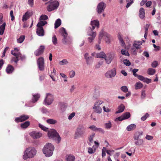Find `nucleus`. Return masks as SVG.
I'll return each instance as SVG.
<instances>
[{
	"instance_id": "f257e3e1",
	"label": "nucleus",
	"mask_w": 161,
	"mask_h": 161,
	"mask_svg": "<svg viewBox=\"0 0 161 161\" xmlns=\"http://www.w3.org/2000/svg\"><path fill=\"white\" fill-rule=\"evenodd\" d=\"M99 24V21L97 20H94L91 22V25L92 27L90 28L87 32V35L90 36L88 38V40L89 43H91L95 39L96 36V32H94L93 30L95 27H97V28H98Z\"/></svg>"
},
{
	"instance_id": "f03ea898",
	"label": "nucleus",
	"mask_w": 161,
	"mask_h": 161,
	"mask_svg": "<svg viewBox=\"0 0 161 161\" xmlns=\"http://www.w3.org/2000/svg\"><path fill=\"white\" fill-rule=\"evenodd\" d=\"M86 128L83 124L78 125L76 128L74 135V138L77 139L83 137L86 133Z\"/></svg>"
},
{
	"instance_id": "7ed1b4c3",
	"label": "nucleus",
	"mask_w": 161,
	"mask_h": 161,
	"mask_svg": "<svg viewBox=\"0 0 161 161\" xmlns=\"http://www.w3.org/2000/svg\"><path fill=\"white\" fill-rule=\"evenodd\" d=\"M54 149V147L53 145L47 143L44 146L43 152L46 157H49L52 155Z\"/></svg>"
},
{
	"instance_id": "20e7f679",
	"label": "nucleus",
	"mask_w": 161,
	"mask_h": 161,
	"mask_svg": "<svg viewBox=\"0 0 161 161\" xmlns=\"http://www.w3.org/2000/svg\"><path fill=\"white\" fill-rule=\"evenodd\" d=\"M48 137L50 139L55 140L56 142L58 143L61 140V137L56 130L51 129L48 130L47 133Z\"/></svg>"
},
{
	"instance_id": "39448f33",
	"label": "nucleus",
	"mask_w": 161,
	"mask_h": 161,
	"mask_svg": "<svg viewBox=\"0 0 161 161\" xmlns=\"http://www.w3.org/2000/svg\"><path fill=\"white\" fill-rule=\"evenodd\" d=\"M36 150L34 148L31 147H29L26 149L24 152L23 156V158L25 160L27 159L28 158H32L36 155Z\"/></svg>"
},
{
	"instance_id": "423d86ee",
	"label": "nucleus",
	"mask_w": 161,
	"mask_h": 161,
	"mask_svg": "<svg viewBox=\"0 0 161 161\" xmlns=\"http://www.w3.org/2000/svg\"><path fill=\"white\" fill-rule=\"evenodd\" d=\"M59 32L63 36L62 41L63 43L64 44H67L70 43L71 39L70 37L68 36V34L65 29L63 27L61 28L59 30Z\"/></svg>"
},
{
	"instance_id": "0eeeda50",
	"label": "nucleus",
	"mask_w": 161,
	"mask_h": 161,
	"mask_svg": "<svg viewBox=\"0 0 161 161\" xmlns=\"http://www.w3.org/2000/svg\"><path fill=\"white\" fill-rule=\"evenodd\" d=\"M49 3V4L47 7V10L50 12L56 9L59 5V2L55 0H51L49 2L45 3L47 4Z\"/></svg>"
},
{
	"instance_id": "6e6552de",
	"label": "nucleus",
	"mask_w": 161,
	"mask_h": 161,
	"mask_svg": "<svg viewBox=\"0 0 161 161\" xmlns=\"http://www.w3.org/2000/svg\"><path fill=\"white\" fill-rule=\"evenodd\" d=\"M54 99V96L52 94L47 93L46 94L43 104L46 105H50L53 103Z\"/></svg>"
},
{
	"instance_id": "1a4fd4ad",
	"label": "nucleus",
	"mask_w": 161,
	"mask_h": 161,
	"mask_svg": "<svg viewBox=\"0 0 161 161\" xmlns=\"http://www.w3.org/2000/svg\"><path fill=\"white\" fill-rule=\"evenodd\" d=\"M116 75V70L115 68L108 71L105 74V76L108 78L114 77Z\"/></svg>"
},
{
	"instance_id": "9d476101",
	"label": "nucleus",
	"mask_w": 161,
	"mask_h": 161,
	"mask_svg": "<svg viewBox=\"0 0 161 161\" xmlns=\"http://www.w3.org/2000/svg\"><path fill=\"white\" fill-rule=\"evenodd\" d=\"M130 116V114L129 112H126L117 118L115 120V121H121L123 120L127 119L129 118Z\"/></svg>"
},
{
	"instance_id": "9b49d317",
	"label": "nucleus",
	"mask_w": 161,
	"mask_h": 161,
	"mask_svg": "<svg viewBox=\"0 0 161 161\" xmlns=\"http://www.w3.org/2000/svg\"><path fill=\"white\" fill-rule=\"evenodd\" d=\"M106 6V5L104 3L101 2L99 3L97 7V12L98 14H101L104 11Z\"/></svg>"
},
{
	"instance_id": "f8f14e48",
	"label": "nucleus",
	"mask_w": 161,
	"mask_h": 161,
	"mask_svg": "<svg viewBox=\"0 0 161 161\" xmlns=\"http://www.w3.org/2000/svg\"><path fill=\"white\" fill-rule=\"evenodd\" d=\"M3 15L2 14H0V25L3 22ZM6 26L5 22L3 23L2 25L0 26V35H2L3 34Z\"/></svg>"
},
{
	"instance_id": "ddd939ff",
	"label": "nucleus",
	"mask_w": 161,
	"mask_h": 161,
	"mask_svg": "<svg viewBox=\"0 0 161 161\" xmlns=\"http://www.w3.org/2000/svg\"><path fill=\"white\" fill-rule=\"evenodd\" d=\"M37 64L39 70L42 71L44 69V59L43 57L39 58L37 60Z\"/></svg>"
},
{
	"instance_id": "4468645a",
	"label": "nucleus",
	"mask_w": 161,
	"mask_h": 161,
	"mask_svg": "<svg viewBox=\"0 0 161 161\" xmlns=\"http://www.w3.org/2000/svg\"><path fill=\"white\" fill-rule=\"evenodd\" d=\"M33 139H38L42 136V134L39 132L37 131H32L29 133Z\"/></svg>"
},
{
	"instance_id": "2eb2a0df",
	"label": "nucleus",
	"mask_w": 161,
	"mask_h": 161,
	"mask_svg": "<svg viewBox=\"0 0 161 161\" xmlns=\"http://www.w3.org/2000/svg\"><path fill=\"white\" fill-rule=\"evenodd\" d=\"M29 116L26 115H22L19 117H17L15 118V121L17 123L22 122L26 120L29 118Z\"/></svg>"
},
{
	"instance_id": "dca6fc26",
	"label": "nucleus",
	"mask_w": 161,
	"mask_h": 161,
	"mask_svg": "<svg viewBox=\"0 0 161 161\" xmlns=\"http://www.w3.org/2000/svg\"><path fill=\"white\" fill-rule=\"evenodd\" d=\"M114 58V55L112 53H109L106 55V57L105 58L106 62L107 64H109L111 62L112 60Z\"/></svg>"
},
{
	"instance_id": "f3484780",
	"label": "nucleus",
	"mask_w": 161,
	"mask_h": 161,
	"mask_svg": "<svg viewBox=\"0 0 161 161\" xmlns=\"http://www.w3.org/2000/svg\"><path fill=\"white\" fill-rule=\"evenodd\" d=\"M45 48V47L44 46H41L35 52V55L36 56H39L42 54L43 53Z\"/></svg>"
},
{
	"instance_id": "a211bd4d",
	"label": "nucleus",
	"mask_w": 161,
	"mask_h": 161,
	"mask_svg": "<svg viewBox=\"0 0 161 161\" xmlns=\"http://www.w3.org/2000/svg\"><path fill=\"white\" fill-rule=\"evenodd\" d=\"M138 79L143 81L144 82H146L147 83H149L151 82V80L150 79H148L147 78H145L143 76L141 75H139L138 76Z\"/></svg>"
},
{
	"instance_id": "6ab92c4d",
	"label": "nucleus",
	"mask_w": 161,
	"mask_h": 161,
	"mask_svg": "<svg viewBox=\"0 0 161 161\" xmlns=\"http://www.w3.org/2000/svg\"><path fill=\"white\" fill-rule=\"evenodd\" d=\"M36 32L37 35L39 36H42L44 35L43 28L37 27Z\"/></svg>"
},
{
	"instance_id": "aec40b11",
	"label": "nucleus",
	"mask_w": 161,
	"mask_h": 161,
	"mask_svg": "<svg viewBox=\"0 0 161 161\" xmlns=\"http://www.w3.org/2000/svg\"><path fill=\"white\" fill-rule=\"evenodd\" d=\"M125 109V107L123 104H121L118 107V110L115 112L116 114L122 112Z\"/></svg>"
},
{
	"instance_id": "412c9836",
	"label": "nucleus",
	"mask_w": 161,
	"mask_h": 161,
	"mask_svg": "<svg viewBox=\"0 0 161 161\" xmlns=\"http://www.w3.org/2000/svg\"><path fill=\"white\" fill-rule=\"evenodd\" d=\"M145 16V10L143 8H141L139 10V16L141 19L144 18Z\"/></svg>"
},
{
	"instance_id": "4be33fe9",
	"label": "nucleus",
	"mask_w": 161,
	"mask_h": 161,
	"mask_svg": "<svg viewBox=\"0 0 161 161\" xmlns=\"http://www.w3.org/2000/svg\"><path fill=\"white\" fill-rule=\"evenodd\" d=\"M30 17V13L28 12H26L23 16L22 20L24 22L26 21Z\"/></svg>"
},
{
	"instance_id": "5701e85b",
	"label": "nucleus",
	"mask_w": 161,
	"mask_h": 161,
	"mask_svg": "<svg viewBox=\"0 0 161 161\" xmlns=\"http://www.w3.org/2000/svg\"><path fill=\"white\" fill-rule=\"evenodd\" d=\"M105 33H107L106 32H104L103 31H101L99 35V40L98 41V43L100 44L101 43V39L103 37H104V35Z\"/></svg>"
},
{
	"instance_id": "b1692460",
	"label": "nucleus",
	"mask_w": 161,
	"mask_h": 161,
	"mask_svg": "<svg viewBox=\"0 0 161 161\" xmlns=\"http://www.w3.org/2000/svg\"><path fill=\"white\" fill-rule=\"evenodd\" d=\"M47 24V22L45 20H41L37 25V27L43 28L42 26Z\"/></svg>"
},
{
	"instance_id": "393cba45",
	"label": "nucleus",
	"mask_w": 161,
	"mask_h": 161,
	"mask_svg": "<svg viewBox=\"0 0 161 161\" xmlns=\"http://www.w3.org/2000/svg\"><path fill=\"white\" fill-rule=\"evenodd\" d=\"M105 40V42L108 44L110 43V39L111 38V36L108 33H105L104 35Z\"/></svg>"
},
{
	"instance_id": "a878e982",
	"label": "nucleus",
	"mask_w": 161,
	"mask_h": 161,
	"mask_svg": "<svg viewBox=\"0 0 161 161\" xmlns=\"http://www.w3.org/2000/svg\"><path fill=\"white\" fill-rule=\"evenodd\" d=\"M136 127V125L134 124H132L128 125L126 128V130L128 131H130L135 129Z\"/></svg>"
},
{
	"instance_id": "bb28decb",
	"label": "nucleus",
	"mask_w": 161,
	"mask_h": 161,
	"mask_svg": "<svg viewBox=\"0 0 161 161\" xmlns=\"http://www.w3.org/2000/svg\"><path fill=\"white\" fill-rule=\"evenodd\" d=\"M143 132H137L136 133L134 136V138L135 140H138L140 136L142 135Z\"/></svg>"
},
{
	"instance_id": "cd10ccee",
	"label": "nucleus",
	"mask_w": 161,
	"mask_h": 161,
	"mask_svg": "<svg viewBox=\"0 0 161 161\" xmlns=\"http://www.w3.org/2000/svg\"><path fill=\"white\" fill-rule=\"evenodd\" d=\"M93 108L95 110V112L97 113H101L102 111V108L99 106L94 105Z\"/></svg>"
},
{
	"instance_id": "c85d7f7f",
	"label": "nucleus",
	"mask_w": 161,
	"mask_h": 161,
	"mask_svg": "<svg viewBox=\"0 0 161 161\" xmlns=\"http://www.w3.org/2000/svg\"><path fill=\"white\" fill-rule=\"evenodd\" d=\"M96 57L97 58H102L105 59L106 57V55L104 52H102L99 53H97V54Z\"/></svg>"
},
{
	"instance_id": "c756f323",
	"label": "nucleus",
	"mask_w": 161,
	"mask_h": 161,
	"mask_svg": "<svg viewBox=\"0 0 161 161\" xmlns=\"http://www.w3.org/2000/svg\"><path fill=\"white\" fill-rule=\"evenodd\" d=\"M61 24V21L60 19H57L54 24V28L56 29Z\"/></svg>"
},
{
	"instance_id": "7c9ffc66",
	"label": "nucleus",
	"mask_w": 161,
	"mask_h": 161,
	"mask_svg": "<svg viewBox=\"0 0 161 161\" xmlns=\"http://www.w3.org/2000/svg\"><path fill=\"white\" fill-rule=\"evenodd\" d=\"M135 89L138 90L142 88L143 86V85L140 82H136L135 85Z\"/></svg>"
},
{
	"instance_id": "2f4dec72",
	"label": "nucleus",
	"mask_w": 161,
	"mask_h": 161,
	"mask_svg": "<svg viewBox=\"0 0 161 161\" xmlns=\"http://www.w3.org/2000/svg\"><path fill=\"white\" fill-rule=\"evenodd\" d=\"M40 97V95L39 94H36L33 95V97L32 99V101L33 103L36 102Z\"/></svg>"
},
{
	"instance_id": "473e14b6",
	"label": "nucleus",
	"mask_w": 161,
	"mask_h": 161,
	"mask_svg": "<svg viewBox=\"0 0 161 161\" xmlns=\"http://www.w3.org/2000/svg\"><path fill=\"white\" fill-rule=\"evenodd\" d=\"M75 159V157L74 155L69 154L66 157V160L67 161H74Z\"/></svg>"
},
{
	"instance_id": "72a5a7b5",
	"label": "nucleus",
	"mask_w": 161,
	"mask_h": 161,
	"mask_svg": "<svg viewBox=\"0 0 161 161\" xmlns=\"http://www.w3.org/2000/svg\"><path fill=\"white\" fill-rule=\"evenodd\" d=\"M30 125V123L29 121H26L25 122L22 123L20 126L22 128L25 129L27 128Z\"/></svg>"
},
{
	"instance_id": "f704fd0d",
	"label": "nucleus",
	"mask_w": 161,
	"mask_h": 161,
	"mask_svg": "<svg viewBox=\"0 0 161 161\" xmlns=\"http://www.w3.org/2000/svg\"><path fill=\"white\" fill-rule=\"evenodd\" d=\"M14 70V68L11 65H9L6 68V72L7 73H12Z\"/></svg>"
},
{
	"instance_id": "c9c22d12",
	"label": "nucleus",
	"mask_w": 161,
	"mask_h": 161,
	"mask_svg": "<svg viewBox=\"0 0 161 161\" xmlns=\"http://www.w3.org/2000/svg\"><path fill=\"white\" fill-rule=\"evenodd\" d=\"M155 70L152 68H149L147 70V73L151 75H153L155 73Z\"/></svg>"
},
{
	"instance_id": "e433bc0d",
	"label": "nucleus",
	"mask_w": 161,
	"mask_h": 161,
	"mask_svg": "<svg viewBox=\"0 0 161 161\" xmlns=\"http://www.w3.org/2000/svg\"><path fill=\"white\" fill-rule=\"evenodd\" d=\"M46 121L48 123L52 125L55 124L57 122L56 120L53 119H47Z\"/></svg>"
},
{
	"instance_id": "4c0bfd02",
	"label": "nucleus",
	"mask_w": 161,
	"mask_h": 161,
	"mask_svg": "<svg viewBox=\"0 0 161 161\" xmlns=\"http://www.w3.org/2000/svg\"><path fill=\"white\" fill-rule=\"evenodd\" d=\"M93 59V58L92 57L90 56L89 58L86 59L87 64L88 65L91 64L92 62Z\"/></svg>"
},
{
	"instance_id": "58836bf2",
	"label": "nucleus",
	"mask_w": 161,
	"mask_h": 161,
	"mask_svg": "<svg viewBox=\"0 0 161 161\" xmlns=\"http://www.w3.org/2000/svg\"><path fill=\"white\" fill-rule=\"evenodd\" d=\"M95 134L92 133L88 137V140L90 143H92L93 141V138L95 137Z\"/></svg>"
},
{
	"instance_id": "ea45409f",
	"label": "nucleus",
	"mask_w": 161,
	"mask_h": 161,
	"mask_svg": "<svg viewBox=\"0 0 161 161\" xmlns=\"http://www.w3.org/2000/svg\"><path fill=\"white\" fill-rule=\"evenodd\" d=\"M52 41L54 45H56L58 43V40L55 35H54L52 38Z\"/></svg>"
},
{
	"instance_id": "a19ab883",
	"label": "nucleus",
	"mask_w": 161,
	"mask_h": 161,
	"mask_svg": "<svg viewBox=\"0 0 161 161\" xmlns=\"http://www.w3.org/2000/svg\"><path fill=\"white\" fill-rule=\"evenodd\" d=\"M137 140L138 141L135 142V144L136 145L140 146L142 145L143 144V139H140Z\"/></svg>"
},
{
	"instance_id": "79ce46f5",
	"label": "nucleus",
	"mask_w": 161,
	"mask_h": 161,
	"mask_svg": "<svg viewBox=\"0 0 161 161\" xmlns=\"http://www.w3.org/2000/svg\"><path fill=\"white\" fill-rule=\"evenodd\" d=\"M93 146L92 147V148L90 147L88 148V153L89 154H93L95 152L96 149H93Z\"/></svg>"
},
{
	"instance_id": "37998d69",
	"label": "nucleus",
	"mask_w": 161,
	"mask_h": 161,
	"mask_svg": "<svg viewBox=\"0 0 161 161\" xmlns=\"http://www.w3.org/2000/svg\"><path fill=\"white\" fill-rule=\"evenodd\" d=\"M11 53L12 55L16 57H17H17L21 56V54L20 53L18 52L17 53L15 52L14 51H12L11 52Z\"/></svg>"
},
{
	"instance_id": "c03bdc74",
	"label": "nucleus",
	"mask_w": 161,
	"mask_h": 161,
	"mask_svg": "<svg viewBox=\"0 0 161 161\" xmlns=\"http://www.w3.org/2000/svg\"><path fill=\"white\" fill-rule=\"evenodd\" d=\"M25 38V36H21L17 39V42L18 43H21L23 42Z\"/></svg>"
},
{
	"instance_id": "a18cd8bd",
	"label": "nucleus",
	"mask_w": 161,
	"mask_h": 161,
	"mask_svg": "<svg viewBox=\"0 0 161 161\" xmlns=\"http://www.w3.org/2000/svg\"><path fill=\"white\" fill-rule=\"evenodd\" d=\"M68 63V62L66 59H64L59 62V64L62 65L67 64Z\"/></svg>"
},
{
	"instance_id": "49530a36",
	"label": "nucleus",
	"mask_w": 161,
	"mask_h": 161,
	"mask_svg": "<svg viewBox=\"0 0 161 161\" xmlns=\"http://www.w3.org/2000/svg\"><path fill=\"white\" fill-rule=\"evenodd\" d=\"M120 89L123 92L126 93L128 91L127 87L126 86H123L120 87Z\"/></svg>"
},
{
	"instance_id": "de8ad7c7",
	"label": "nucleus",
	"mask_w": 161,
	"mask_h": 161,
	"mask_svg": "<svg viewBox=\"0 0 161 161\" xmlns=\"http://www.w3.org/2000/svg\"><path fill=\"white\" fill-rule=\"evenodd\" d=\"M105 128L107 129L110 128L112 126L111 122L109 121L108 123H106L105 124Z\"/></svg>"
},
{
	"instance_id": "09e8293b",
	"label": "nucleus",
	"mask_w": 161,
	"mask_h": 161,
	"mask_svg": "<svg viewBox=\"0 0 161 161\" xmlns=\"http://www.w3.org/2000/svg\"><path fill=\"white\" fill-rule=\"evenodd\" d=\"M39 127L42 130L46 131L48 130V128H47L46 127L44 126L43 125H42L41 124H39Z\"/></svg>"
},
{
	"instance_id": "8fccbe9b",
	"label": "nucleus",
	"mask_w": 161,
	"mask_h": 161,
	"mask_svg": "<svg viewBox=\"0 0 161 161\" xmlns=\"http://www.w3.org/2000/svg\"><path fill=\"white\" fill-rule=\"evenodd\" d=\"M121 53L122 55H124L126 56H129V54L128 52L124 49L121 50Z\"/></svg>"
},
{
	"instance_id": "3c124183",
	"label": "nucleus",
	"mask_w": 161,
	"mask_h": 161,
	"mask_svg": "<svg viewBox=\"0 0 161 161\" xmlns=\"http://www.w3.org/2000/svg\"><path fill=\"white\" fill-rule=\"evenodd\" d=\"M123 62L124 64L127 66H129L130 65V62L127 59L124 60Z\"/></svg>"
},
{
	"instance_id": "603ef678",
	"label": "nucleus",
	"mask_w": 161,
	"mask_h": 161,
	"mask_svg": "<svg viewBox=\"0 0 161 161\" xmlns=\"http://www.w3.org/2000/svg\"><path fill=\"white\" fill-rule=\"evenodd\" d=\"M48 19V17L46 15H42L40 18V20H46Z\"/></svg>"
},
{
	"instance_id": "864d4df0",
	"label": "nucleus",
	"mask_w": 161,
	"mask_h": 161,
	"mask_svg": "<svg viewBox=\"0 0 161 161\" xmlns=\"http://www.w3.org/2000/svg\"><path fill=\"white\" fill-rule=\"evenodd\" d=\"M158 65V62L157 61H154L152 63L151 66L153 68H156Z\"/></svg>"
},
{
	"instance_id": "5fc2aeb1",
	"label": "nucleus",
	"mask_w": 161,
	"mask_h": 161,
	"mask_svg": "<svg viewBox=\"0 0 161 161\" xmlns=\"http://www.w3.org/2000/svg\"><path fill=\"white\" fill-rule=\"evenodd\" d=\"M75 75V72L73 70H71L69 73V77L71 78L74 77Z\"/></svg>"
},
{
	"instance_id": "6e6d98bb",
	"label": "nucleus",
	"mask_w": 161,
	"mask_h": 161,
	"mask_svg": "<svg viewBox=\"0 0 161 161\" xmlns=\"http://www.w3.org/2000/svg\"><path fill=\"white\" fill-rule=\"evenodd\" d=\"M28 4L31 7H32L34 5V0H28Z\"/></svg>"
},
{
	"instance_id": "4d7b16f0",
	"label": "nucleus",
	"mask_w": 161,
	"mask_h": 161,
	"mask_svg": "<svg viewBox=\"0 0 161 161\" xmlns=\"http://www.w3.org/2000/svg\"><path fill=\"white\" fill-rule=\"evenodd\" d=\"M149 114L148 113H146L144 116H142L141 118V119L142 120V121H144L146 119L149 117Z\"/></svg>"
},
{
	"instance_id": "13d9d810",
	"label": "nucleus",
	"mask_w": 161,
	"mask_h": 161,
	"mask_svg": "<svg viewBox=\"0 0 161 161\" xmlns=\"http://www.w3.org/2000/svg\"><path fill=\"white\" fill-rule=\"evenodd\" d=\"M103 103V101L101 100H98L96 101L94 105L97 106H99L100 105L102 104Z\"/></svg>"
},
{
	"instance_id": "bf43d9fd",
	"label": "nucleus",
	"mask_w": 161,
	"mask_h": 161,
	"mask_svg": "<svg viewBox=\"0 0 161 161\" xmlns=\"http://www.w3.org/2000/svg\"><path fill=\"white\" fill-rule=\"evenodd\" d=\"M89 128L94 131H96L97 128L95 126L92 125L89 126Z\"/></svg>"
},
{
	"instance_id": "052dcab7",
	"label": "nucleus",
	"mask_w": 161,
	"mask_h": 161,
	"mask_svg": "<svg viewBox=\"0 0 161 161\" xmlns=\"http://www.w3.org/2000/svg\"><path fill=\"white\" fill-rule=\"evenodd\" d=\"M75 113L74 112H73L71 114L68 116V119L69 120H71L72 119V118L75 116Z\"/></svg>"
},
{
	"instance_id": "680f3d73",
	"label": "nucleus",
	"mask_w": 161,
	"mask_h": 161,
	"mask_svg": "<svg viewBox=\"0 0 161 161\" xmlns=\"http://www.w3.org/2000/svg\"><path fill=\"white\" fill-rule=\"evenodd\" d=\"M41 111L43 113L47 114V113H48V112L46 108H41Z\"/></svg>"
},
{
	"instance_id": "e2e57ef3",
	"label": "nucleus",
	"mask_w": 161,
	"mask_h": 161,
	"mask_svg": "<svg viewBox=\"0 0 161 161\" xmlns=\"http://www.w3.org/2000/svg\"><path fill=\"white\" fill-rule=\"evenodd\" d=\"M10 14L11 17V20L13 21L14 19V17L13 15V11L11 10L10 12Z\"/></svg>"
},
{
	"instance_id": "0e129e2a",
	"label": "nucleus",
	"mask_w": 161,
	"mask_h": 161,
	"mask_svg": "<svg viewBox=\"0 0 161 161\" xmlns=\"http://www.w3.org/2000/svg\"><path fill=\"white\" fill-rule=\"evenodd\" d=\"M96 131L99 132L103 134H104V130L101 128H97Z\"/></svg>"
},
{
	"instance_id": "69168bd1",
	"label": "nucleus",
	"mask_w": 161,
	"mask_h": 161,
	"mask_svg": "<svg viewBox=\"0 0 161 161\" xmlns=\"http://www.w3.org/2000/svg\"><path fill=\"white\" fill-rule=\"evenodd\" d=\"M150 25L149 24H146L144 26L145 31V32H148V29L149 28Z\"/></svg>"
},
{
	"instance_id": "338daca9",
	"label": "nucleus",
	"mask_w": 161,
	"mask_h": 161,
	"mask_svg": "<svg viewBox=\"0 0 161 161\" xmlns=\"http://www.w3.org/2000/svg\"><path fill=\"white\" fill-rule=\"evenodd\" d=\"M103 109L105 112H109L110 111V109L108 108H106L105 106L103 107Z\"/></svg>"
},
{
	"instance_id": "774afa93",
	"label": "nucleus",
	"mask_w": 161,
	"mask_h": 161,
	"mask_svg": "<svg viewBox=\"0 0 161 161\" xmlns=\"http://www.w3.org/2000/svg\"><path fill=\"white\" fill-rule=\"evenodd\" d=\"M143 55H144L147 58H148L149 57V53L147 51H144L143 53Z\"/></svg>"
}]
</instances>
